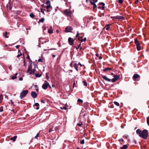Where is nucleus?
Here are the masks:
<instances>
[{
	"instance_id": "1",
	"label": "nucleus",
	"mask_w": 149,
	"mask_h": 149,
	"mask_svg": "<svg viewBox=\"0 0 149 149\" xmlns=\"http://www.w3.org/2000/svg\"><path fill=\"white\" fill-rule=\"evenodd\" d=\"M136 133L140 137L144 139H146L148 137V131L146 130H144L142 132L138 129L136 130Z\"/></svg>"
},
{
	"instance_id": "2",
	"label": "nucleus",
	"mask_w": 149,
	"mask_h": 149,
	"mask_svg": "<svg viewBox=\"0 0 149 149\" xmlns=\"http://www.w3.org/2000/svg\"><path fill=\"white\" fill-rule=\"evenodd\" d=\"M28 91L27 90L23 91L20 93V97L21 99H22L28 93Z\"/></svg>"
},
{
	"instance_id": "3",
	"label": "nucleus",
	"mask_w": 149,
	"mask_h": 149,
	"mask_svg": "<svg viewBox=\"0 0 149 149\" xmlns=\"http://www.w3.org/2000/svg\"><path fill=\"white\" fill-rule=\"evenodd\" d=\"M114 78L111 79V81L113 82H114L116 81L119 78V77L117 75L114 74L113 75Z\"/></svg>"
},
{
	"instance_id": "4",
	"label": "nucleus",
	"mask_w": 149,
	"mask_h": 149,
	"mask_svg": "<svg viewBox=\"0 0 149 149\" xmlns=\"http://www.w3.org/2000/svg\"><path fill=\"white\" fill-rule=\"evenodd\" d=\"M64 14L66 15L69 16H71L72 15L71 12L68 9L65 10L64 11Z\"/></svg>"
},
{
	"instance_id": "5",
	"label": "nucleus",
	"mask_w": 149,
	"mask_h": 149,
	"mask_svg": "<svg viewBox=\"0 0 149 149\" xmlns=\"http://www.w3.org/2000/svg\"><path fill=\"white\" fill-rule=\"evenodd\" d=\"M73 29L71 26H69L65 28V31L66 32H71Z\"/></svg>"
},
{
	"instance_id": "6",
	"label": "nucleus",
	"mask_w": 149,
	"mask_h": 149,
	"mask_svg": "<svg viewBox=\"0 0 149 149\" xmlns=\"http://www.w3.org/2000/svg\"><path fill=\"white\" fill-rule=\"evenodd\" d=\"M49 83L47 82L43 84L42 86V88L44 89H46L48 87Z\"/></svg>"
},
{
	"instance_id": "7",
	"label": "nucleus",
	"mask_w": 149,
	"mask_h": 149,
	"mask_svg": "<svg viewBox=\"0 0 149 149\" xmlns=\"http://www.w3.org/2000/svg\"><path fill=\"white\" fill-rule=\"evenodd\" d=\"M68 41L69 44L70 45H72V44H73L74 42V39L70 37L69 38Z\"/></svg>"
},
{
	"instance_id": "8",
	"label": "nucleus",
	"mask_w": 149,
	"mask_h": 149,
	"mask_svg": "<svg viewBox=\"0 0 149 149\" xmlns=\"http://www.w3.org/2000/svg\"><path fill=\"white\" fill-rule=\"evenodd\" d=\"M102 77L106 81H111V79H110L108 78H107L106 76H105L104 75H102Z\"/></svg>"
},
{
	"instance_id": "9",
	"label": "nucleus",
	"mask_w": 149,
	"mask_h": 149,
	"mask_svg": "<svg viewBox=\"0 0 149 149\" xmlns=\"http://www.w3.org/2000/svg\"><path fill=\"white\" fill-rule=\"evenodd\" d=\"M31 95L32 97L34 98H36L37 96V94L34 91L32 92L31 93Z\"/></svg>"
},
{
	"instance_id": "10",
	"label": "nucleus",
	"mask_w": 149,
	"mask_h": 149,
	"mask_svg": "<svg viewBox=\"0 0 149 149\" xmlns=\"http://www.w3.org/2000/svg\"><path fill=\"white\" fill-rule=\"evenodd\" d=\"M140 76L137 74H135L133 77V79L134 81H135L136 79L138 78H140Z\"/></svg>"
},
{
	"instance_id": "11",
	"label": "nucleus",
	"mask_w": 149,
	"mask_h": 149,
	"mask_svg": "<svg viewBox=\"0 0 149 149\" xmlns=\"http://www.w3.org/2000/svg\"><path fill=\"white\" fill-rule=\"evenodd\" d=\"M113 18L116 19H121L123 20L124 19V17H123L119 16H117L114 17Z\"/></svg>"
},
{
	"instance_id": "12",
	"label": "nucleus",
	"mask_w": 149,
	"mask_h": 149,
	"mask_svg": "<svg viewBox=\"0 0 149 149\" xmlns=\"http://www.w3.org/2000/svg\"><path fill=\"white\" fill-rule=\"evenodd\" d=\"M75 69L77 71H78V66H80L79 67H80L82 66V65H81V64L80 63H79L78 64L76 63H75Z\"/></svg>"
},
{
	"instance_id": "13",
	"label": "nucleus",
	"mask_w": 149,
	"mask_h": 149,
	"mask_svg": "<svg viewBox=\"0 0 149 149\" xmlns=\"http://www.w3.org/2000/svg\"><path fill=\"white\" fill-rule=\"evenodd\" d=\"M48 33H52L53 32V29L52 27L50 26L48 29Z\"/></svg>"
},
{
	"instance_id": "14",
	"label": "nucleus",
	"mask_w": 149,
	"mask_h": 149,
	"mask_svg": "<svg viewBox=\"0 0 149 149\" xmlns=\"http://www.w3.org/2000/svg\"><path fill=\"white\" fill-rule=\"evenodd\" d=\"M128 146L129 144H127L124 145L120 148V149H126Z\"/></svg>"
},
{
	"instance_id": "15",
	"label": "nucleus",
	"mask_w": 149,
	"mask_h": 149,
	"mask_svg": "<svg viewBox=\"0 0 149 149\" xmlns=\"http://www.w3.org/2000/svg\"><path fill=\"white\" fill-rule=\"evenodd\" d=\"M136 45V48L138 51H139L141 50V46L139 43Z\"/></svg>"
},
{
	"instance_id": "16",
	"label": "nucleus",
	"mask_w": 149,
	"mask_h": 149,
	"mask_svg": "<svg viewBox=\"0 0 149 149\" xmlns=\"http://www.w3.org/2000/svg\"><path fill=\"white\" fill-rule=\"evenodd\" d=\"M32 64L31 63L29 65L28 69L27 70V72H28L29 71H30L31 70H32Z\"/></svg>"
},
{
	"instance_id": "17",
	"label": "nucleus",
	"mask_w": 149,
	"mask_h": 149,
	"mask_svg": "<svg viewBox=\"0 0 149 149\" xmlns=\"http://www.w3.org/2000/svg\"><path fill=\"white\" fill-rule=\"evenodd\" d=\"M35 69H33V70H31L28 72L29 73V74H33L35 72Z\"/></svg>"
},
{
	"instance_id": "18",
	"label": "nucleus",
	"mask_w": 149,
	"mask_h": 149,
	"mask_svg": "<svg viewBox=\"0 0 149 149\" xmlns=\"http://www.w3.org/2000/svg\"><path fill=\"white\" fill-rule=\"evenodd\" d=\"M17 138V136H15L13 137L10 138V140H13V141H15L16 140V139Z\"/></svg>"
},
{
	"instance_id": "19",
	"label": "nucleus",
	"mask_w": 149,
	"mask_h": 149,
	"mask_svg": "<svg viewBox=\"0 0 149 149\" xmlns=\"http://www.w3.org/2000/svg\"><path fill=\"white\" fill-rule=\"evenodd\" d=\"M90 2L93 5V9H95L97 7V6L95 3H92V2H91V1H90Z\"/></svg>"
},
{
	"instance_id": "20",
	"label": "nucleus",
	"mask_w": 149,
	"mask_h": 149,
	"mask_svg": "<svg viewBox=\"0 0 149 149\" xmlns=\"http://www.w3.org/2000/svg\"><path fill=\"white\" fill-rule=\"evenodd\" d=\"M110 25L109 24H108L106 25V27H105V28H106V30H108L109 29V28H110Z\"/></svg>"
},
{
	"instance_id": "21",
	"label": "nucleus",
	"mask_w": 149,
	"mask_h": 149,
	"mask_svg": "<svg viewBox=\"0 0 149 149\" xmlns=\"http://www.w3.org/2000/svg\"><path fill=\"white\" fill-rule=\"evenodd\" d=\"M46 8L47 9H51V10L52 9V7L51 6L50 4L47 5V6H46Z\"/></svg>"
},
{
	"instance_id": "22",
	"label": "nucleus",
	"mask_w": 149,
	"mask_h": 149,
	"mask_svg": "<svg viewBox=\"0 0 149 149\" xmlns=\"http://www.w3.org/2000/svg\"><path fill=\"white\" fill-rule=\"evenodd\" d=\"M78 39L79 40H81L82 42L83 41H85L86 40V38H84V39H81V38H78Z\"/></svg>"
},
{
	"instance_id": "23",
	"label": "nucleus",
	"mask_w": 149,
	"mask_h": 149,
	"mask_svg": "<svg viewBox=\"0 0 149 149\" xmlns=\"http://www.w3.org/2000/svg\"><path fill=\"white\" fill-rule=\"evenodd\" d=\"M44 20L45 19L44 18H42L39 20V21L40 22L43 23L44 22Z\"/></svg>"
},
{
	"instance_id": "24",
	"label": "nucleus",
	"mask_w": 149,
	"mask_h": 149,
	"mask_svg": "<svg viewBox=\"0 0 149 149\" xmlns=\"http://www.w3.org/2000/svg\"><path fill=\"white\" fill-rule=\"evenodd\" d=\"M77 102L79 103H81V104H82L83 102V101L82 100L79 99H78Z\"/></svg>"
},
{
	"instance_id": "25",
	"label": "nucleus",
	"mask_w": 149,
	"mask_h": 149,
	"mask_svg": "<svg viewBox=\"0 0 149 149\" xmlns=\"http://www.w3.org/2000/svg\"><path fill=\"white\" fill-rule=\"evenodd\" d=\"M82 82L83 84H84V85L85 86H87V82L85 81H83Z\"/></svg>"
},
{
	"instance_id": "26",
	"label": "nucleus",
	"mask_w": 149,
	"mask_h": 149,
	"mask_svg": "<svg viewBox=\"0 0 149 149\" xmlns=\"http://www.w3.org/2000/svg\"><path fill=\"white\" fill-rule=\"evenodd\" d=\"M134 42L136 45L139 43L138 42L137 39L136 38L134 39Z\"/></svg>"
},
{
	"instance_id": "27",
	"label": "nucleus",
	"mask_w": 149,
	"mask_h": 149,
	"mask_svg": "<svg viewBox=\"0 0 149 149\" xmlns=\"http://www.w3.org/2000/svg\"><path fill=\"white\" fill-rule=\"evenodd\" d=\"M113 103L114 104L116 105L117 106H119V104L117 102H113Z\"/></svg>"
},
{
	"instance_id": "28",
	"label": "nucleus",
	"mask_w": 149,
	"mask_h": 149,
	"mask_svg": "<svg viewBox=\"0 0 149 149\" xmlns=\"http://www.w3.org/2000/svg\"><path fill=\"white\" fill-rule=\"evenodd\" d=\"M147 122L148 125L149 126V116L147 118Z\"/></svg>"
},
{
	"instance_id": "29",
	"label": "nucleus",
	"mask_w": 149,
	"mask_h": 149,
	"mask_svg": "<svg viewBox=\"0 0 149 149\" xmlns=\"http://www.w3.org/2000/svg\"><path fill=\"white\" fill-rule=\"evenodd\" d=\"M45 4L47 5L50 4V2L49 0H47L45 3Z\"/></svg>"
},
{
	"instance_id": "30",
	"label": "nucleus",
	"mask_w": 149,
	"mask_h": 149,
	"mask_svg": "<svg viewBox=\"0 0 149 149\" xmlns=\"http://www.w3.org/2000/svg\"><path fill=\"white\" fill-rule=\"evenodd\" d=\"M125 137V138L126 139H127L129 138V136L127 135H125L123 136V137Z\"/></svg>"
},
{
	"instance_id": "31",
	"label": "nucleus",
	"mask_w": 149,
	"mask_h": 149,
	"mask_svg": "<svg viewBox=\"0 0 149 149\" xmlns=\"http://www.w3.org/2000/svg\"><path fill=\"white\" fill-rule=\"evenodd\" d=\"M3 100V97L2 95H0V100L1 101V102Z\"/></svg>"
},
{
	"instance_id": "32",
	"label": "nucleus",
	"mask_w": 149,
	"mask_h": 149,
	"mask_svg": "<svg viewBox=\"0 0 149 149\" xmlns=\"http://www.w3.org/2000/svg\"><path fill=\"white\" fill-rule=\"evenodd\" d=\"M80 143L81 144H83L84 143V139H82L80 142Z\"/></svg>"
},
{
	"instance_id": "33",
	"label": "nucleus",
	"mask_w": 149,
	"mask_h": 149,
	"mask_svg": "<svg viewBox=\"0 0 149 149\" xmlns=\"http://www.w3.org/2000/svg\"><path fill=\"white\" fill-rule=\"evenodd\" d=\"M39 135H40L39 133H38L36 135L35 137V138L36 139H37L38 137L39 136Z\"/></svg>"
},
{
	"instance_id": "34",
	"label": "nucleus",
	"mask_w": 149,
	"mask_h": 149,
	"mask_svg": "<svg viewBox=\"0 0 149 149\" xmlns=\"http://www.w3.org/2000/svg\"><path fill=\"white\" fill-rule=\"evenodd\" d=\"M35 76H36V77H40L41 76V74H40V75H39V74H35Z\"/></svg>"
},
{
	"instance_id": "35",
	"label": "nucleus",
	"mask_w": 149,
	"mask_h": 149,
	"mask_svg": "<svg viewBox=\"0 0 149 149\" xmlns=\"http://www.w3.org/2000/svg\"><path fill=\"white\" fill-rule=\"evenodd\" d=\"M30 16L31 17H34V15L32 13H31L30 15Z\"/></svg>"
},
{
	"instance_id": "36",
	"label": "nucleus",
	"mask_w": 149,
	"mask_h": 149,
	"mask_svg": "<svg viewBox=\"0 0 149 149\" xmlns=\"http://www.w3.org/2000/svg\"><path fill=\"white\" fill-rule=\"evenodd\" d=\"M3 107L1 106L0 107V112H2L3 111Z\"/></svg>"
},
{
	"instance_id": "37",
	"label": "nucleus",
	"mask_w": 149,
	"mask_h": 149,
	"mask_svg": "<svg viewBox=\"0 0 149 149\" xmlns=\"http://www.w3.org/2000/svg\"><path fill=\"white\" fill-rule=\"evenodd\" d=\"M60 109H64L66 110V107H61Z\"/></svg>"
},
{
	"instance_id": "38",
	"label": "nucleus",
	"mask_w": 149,
	"mask_h": 149,
	"mask_svg": "<svg viewBox=\"0 0 149 149\" xmlns=\"http://www.w3.org/2000/svg\"><path fill=\"white\" fill-rule=\"evenodd\" d=\"M99 4L100 5H103V6H104V5H105V4L103 2H100L99 3Z\"/></svg>"
},
{
	"instance_id": "39",
	"label": "nucleus",
	"mask_w": 149,
	"mask_h": 149,
	"mask_svg": "<svg viewBox=\"0 0 149 149\" xmlns=\"http://www.w3.org/2000/svg\"><path fill=\"white\" fill-rule=\"evenodd\" d=\"M8 34V33L7 32H6L5 33V36H6V38H8V36H7V35Z\"/></svg>"
},
{
	"instance_id": "40",
	"label": "nucleus",
	"mask_w": 149,
	"mask_h": 149,
	"mask_svg": "<svg viewBox=\"0 0 149 149\" xmlns=\"http://www.w3.org/2000/svg\"><path fill=\"white\" fill-rule=\"evenodd\" d=\"M12 79H15L16 78V77L14 75V76H13L12 77Z\"/></svg>"
},
{
	"instance_id": "41",
	"label": "nucleus",
	"mask_w": 149,
	"mask_h": 149,
	"mask_svg": "<svg viewBox=\"0 0 149 149\" xmlns=\"http://www.w3.org/2000/svg\"><path fill=\"white\" fill-rule=\"evenodd\" d=\"M45 10L42 9H41V12L44 14H45L44 13V11Z\"/></svg>"
},
{
	"instance_id": "42",
	"label": "nucleus",
	"mask_w": 149,
	"mask_h": 149,
	"mask_svg": "<svg viewBox=\"0 0 149 149\" xmlns=\"http://www.w3.org/2000/svg\"><path fill=\"white\" fill-rule=\"evenodd\" d=\"M120 142H123L124 141V140L123 139H120L119 140H118Z\"/></svg>"
},
{
	"instance_id": "43",
	"label": "nucleus",
	"mask_w": 149,
	"mask_h": 149,
	"mask_svg": "<svg viewBox=\"0 0 149 149\" xmlns=\"http://www.w3.org/2000/svg\"><path fill=\"white\" fill-rule=\"evenodd\" d=\"M118 2L120 3H122L123 1V0H119Z\"/></svg>"
},
{
	"instance_id": "44",
	"label": "nucleus",
	"mask_w": 149,
	"mask_h": 149,
	"mask_svg": "<svg viewBox=\"0 0 149 149\" xmlns=\"http://www.w3.org/2000/svg\"><path fill=\"white\" fill-rule=\"evenodd\" d=\"M35 105L36 106L38 107V106H39V103H36L35 104Z\"/></svg>"
},
{
	"instance_id": "45",
	"label": "nucleus",
	"mask_w": 149,
	"mask_h": 149,
	"mask_svg": "<svg viewBox=\"0 0 149 149\" xmlns=\"http://www.w3.org/2000/svg\"><path fill=\"white\" fill-rule=\"evenodd\" d=\"M111 69L109 68H106L104 70V71H107V70H110Z\"/></svg>"
},
{
	"instance_id": "46",
	"label": "nucleus",
	"mask_w": 149,
	"mask_h": 149,
	"mask_svg": "<svg viewBox=\"0 0 149 149\" xmlns=\"http://www.w3.org/2000/svg\"><path fill=\"white\" fill-rule=\"evenodd\" d=\"M51 10V9H47V12H49Z\"/></svg>"
},
{
	"instance_id": "47",
	"label": "nucleus",
	"mask_w": 149,
	"mask_h": 149,
	"mask_svg": "<svg viewBox=\"0 0 149 149\" xmlns=\"http://www.w3.org/2000/svg\"><path fill=\"white\" fill-rule=\"evenodd\" d=\"M22 55V53H20V54H18L17 56V57H19V56H21V55Z\"/></svg>"
},
{
	"instance_id": "48",
	"label": "nucleus",
	"mask_w": 149,
	"mask_h": 149,
	"mask_svg": "<svg viewBox=\"0 0 149 149\" xmlns=\"http://www.w3.org/2000/svg\"><path fill=\"white\" fill-rule=\"evenodd\" d=\"M38 61L39 62H42V59H39L38 60Z\"/></svg>"
},
{
	"instance_id": "49",
	"label": "nucleus",
	"mask_w": 149,
	"mask_h": 149,
	"mask_svg": "<svg viewBox=\"0 0 149 149\" xmlns=\"http://www.w3.org/2000/svg\"><path fill=\"white\" fill-rule=\"evenodd\" d=\"M93 2H92V3H94L96 2L97 1V0H93Z\"/></svg>"
},
{
	"instance_id": "50",
	"label": "nucleus",
	"mask_w": 149,
	"mask_h": 149,
	"mask_svg": "<svg viewBox=\"0 0 149 149\" xmlns=\"http://www.w3.org/2000/svg\"><path fill=\"white\" fill-rule=\"evenodd\" d=\"M96 56L97 57H98L99 56V54L98 53H97L96 54Z\"/></svg>"
},
{
	"instance_id": "51",
	"label": "nucleus",
	"mask_w": 149,
	"mask_h": 149,
	"mask_svg": "<svg viewBox=\"0 0 149 149\" xmlns=\"http://www.w3.org/2000/svg\"><path fill=\"white\" fill-rule=\"evenodd\" d=\"M77 125H78L79 126H81L82 125V124L80 123H78Z\"/></svg>"
},
{
	"instance_id": "52",
	"label": "nucleus",
	"mask_w": 149,
	"mask_h": 149,
	"mask_svg": "<svg viewBox=\"0 0 149 149\" xmlns=\"http://www.w3.org/2000/svg\"><path fill=\"white\" fill-rule=\"evenodd\" d=\"M23 79L22 78V77H20L19 78V80H20V81H22V80Z\"/></svg>"
},
{
	"instance_id": "53",
	"label": "nucleus",
	"mask_w": 149,
	"mask_h": 149,
	"mask_svg": "<svg viewBox=\"0 0 149 149\" xmlns=\"http://www.w3.org/2000/svg\"><path fill=\"white\" fill-rule=\"evenodd\" d=\"M79 34L78 32H77V35H76V37H77V36H78Z\"/></svg>"
},
{
	"instance_id": "54",
	"label": "nucleus",
	"mask_w": 149,
	"mask_h": 149,
	"mask_svg": "<svg viewBox=\"0 0 149 149\" xmlns=\"http://www.w3.org/2000/svg\"><path fill=\"white\" fill-rule=\"evenodd\" d=\"M102 9L104 10L105 8V7H104V6H102Z\"/></svg>"
},
{
	"instance_id": "55",
	"label": "nucleus",
	"mask_w": 149,
	"mask_h": 149,
	"mask_svg": "<svg viewBox=\"0 0 149 149\" xmlns=\"http://www.w3.org/2000/svg\"><path fill=\"white\" fill-rule=\"evenodd\" d=\"M27 58H28L29 60H30V58H29V56H27Z\"/></svg>"
},
{
	"instance_id": "56",
	"label": "nucleus",
	"mask_w": 149,
	"mask_h": 149,
	"mask_svg": "<svg viewBox=\"0 0 149 149\" xmlns=\"http://www.w3.org/2000/svg\"><path fill=\"white\" fill-rule=\"evenodd\" d=\"M46 78H47V79H48L49 78V76H48V75H47V76H46Z\"/></svg>"
},
{
	"instance_id": "57",
	"label": "nucleus",
	"mask_w": 149,
	"mask_h": 149,
	"mask_svg": "<svg viewBox=\"0 0 149 149\" xmlns=\"http://www.w3.org/2000/svg\"><path fill=\"white\" fill-rule=\"evenodd\" d=\"M56 32L57 33H59V30H56Z\"/></svg>"
},
{
	"instance_id": "58",
	"label": "nucleus",
	"mask_w": 149,
	"mask_h": 149,
	"mask_svg": "<svg viewBox=\"0 0 149 149\" xmlns=\"http://www.w3.org/2000/svg\"><path fill=\"white\" fill-rule=\"evenodd\" d=\"M52 55L53 57L54 58L55 57V56L54 54H52Z\"/></svg>"
},
{
	"instance_id": "59",
	"label": "nucleus",
	"mask_w": 149,
	"mask_h": 149,
	"mask_svg": "<svg viewBox=\"0 0 149 149\" xmlns=\"http://www.w3.org/2000/svg\"><path fill=\"white\" fill-rule=\"evenodd\" d=\"M39 109V107H37L36 108V109H37V110H38V109Z\"/></svg>"
},
{
	"instance_id": "60",
	"label": "nucleus",
	"mask_w": 149,
	"mask_h": 149,
	"mask_svg": "<svg viewBox=\"0 0 149 149\" xmlns=\"http://www.w3.org/2000/svg\"><path fill=\"white\" fill-rule=\"evenodd\" d=\"M138 2V0H137L136 1H135V3H136L137 2Z\"/></svg>"
},
{
	"instance_id": "61",
	"label": "nucleus",
	"mask_w": 149,
	"mask_h": 149,
	"mask_svg": "<svg viewBox=\"0 0 149 149\" xmlns=\"http://www.w3.org/2000/svg\"><path fill=\"white\" fill-rule=\"evenodd\" d=\"M41 102H42V103H45V102L43 100H41Z\"/></svg>"
},
{
	"instance_id": "62",
	"label": "nucleus",
	"mask_w": 149,
	"mask_h": 149,
	"mask_svg": "<svg viewBox=\"0 0 149 149\" xmlns=\"http://www.w3.org/2000/svg\"><path fill=\"white\" fill-rule=\"evenodd\" d=\"M17 73H16L15 75H14V76H15L16 77V76L17 75Z\"/></svg>"
},
{
	"instance_id": "63",
	"label": "nucleus",
	"mask_w": 149,
	"mask_h": 149,
	"mask_svg": "<svg viewBox=\"0 0 149 149\" xmlns=\"http://www.w3.org/2000/svg\"><path fill=\"white\" fill-rule=\"evenodd\" d=\"M47 42V41H44L43 42V43H46V42Z\"/></svg>"
},
{
	"instance_id": "64",
	"label": "nucleus",
	"mask_w": 149,
	"mask_h": 149,
	"mask_svg": "<svg viewBox=\"0 0 149 149\" xmlns=\"http://www.w3.org/2000/svg\"><path fill=\"white\" fill-rule=\"evenodd\" d=\"M10 101L12 104H13V102H12L11 100H10Z\"/></svg>"
}]
</instances>
